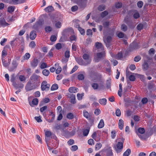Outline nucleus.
Wrapping results in <instances>:
<instances>
[{"label":"nucleus","mask_w":156,"mask_h":156,"mask_svg":"<svg viewBox=\"0 0 156 156\" xmlns=\"http://www.w3.org/2000/svg\"><path fill=\"white\" fill-rule=\"evenodd\" d=\"M112 38L110 36H108L106 39L104 38V41L105 43L106 47L108 48L111 46L110 42L111 41Z\"/></svg>","instance_id":"20e7f679"},{"label":"nucleus","mask_w":156,"mask_h":156,"mask_svg":"<svg viewBox=\"0 0 156 156\" xmlns=\"http://www.w3.org/2000/svg\"><path fill=\"white\" fill-rule=\"evenodd\" d=\"M66 117L69 119H72L74 118V115L71 113H69L67 114Z\"/></svg>","instance_id":"c9c22d12"},{"label":"nucleus","mask_w":156,"mask_h":156,"mask_svg":"<svg viewBox=\"0 0 156 156\" xmlns=\"http://www.w3.org/2000/svg\"><path fill=\"white\" fill-rule=\"evenodd\" d=\"M115 114L117 116H120L121 115V112L120 110L118 108L115 112Z\"/></svg>","instance_id":"603ef678"},{"label":"nucleus","mask_w":156,"mask_h":156,"mask_svg":"<svg viewBox=\"0 0 156 156\" xmlns=\"http://www.w3.org/2000/svg\"><path fill=\"white\" fill-rule=\"evenodd\" d=\"M30 54L29 53H26L22 58L21 62H23L24 60H28L30 58Z\"/></svg>","instance_id":"2eb2a0df"},{"label":"nucleus","mask_w":156,"mask_h":156,"mask_svg":"<svg viewBox=\"0 0 156 156\" xmlns=\"http://www.w3.org/2000/svg\"><path fill=\"white\" fill-rule=\"evenodd\" d=\"M57 69L56 70L55 73L56 74H58L60 73L62 71V68L61 67L59 66V65L57 66L56 68Z\"/></svg>","instance_id":"ea45409f"},{"label":"nucleus","mask_w":156,"mask_h":156,"mask_svg":"<svg viewBox=\"0 0 156 156\" xmlns=\"http://www.w3.org/2000/svg\"><path fill=\"white\" fill-rule=\"evenodd\" d=\"M40 76L35 74H33L30 77V79L34 81L40 80Z\"/></svg>","instance_id":"ddd939ff"},{"label":"nucleus","mask_w":156,"mask_h":156,"mask_svg":"<svg viewBox=\"0 0 156 156\" xmlns=\"http://www.w3.org/2000/svg\"><path fill=\"white\" fill-rule=\"evenodd\" d=\"M87 0H79L77 2V4L78 5H82L84 4L85 2L87 1Z\"/></svg>","instance_id":"5fc2aeb1"},{"label":"nucleus","mask_w":156,"mask_h":156,"mask_svg":"<svg viewBox=\"0 0 156 156\" xmlns=\"http://www.w3.org/2000/svg\"><path fill=\"white\" fill-rule=\"evenodd\" d=\"M141 59V57L139 56L135 57L134 58V61L136 62H139Z\"/></svg>","instance_id":"680f3d73"},{"label":"nucleus","mask_w":156,"mask_h":156,"mask_svg":"<svg viewBox=\"0 0 156 156\" xmlns=\"http://www.w3.org/2000/svg\"><path fill=\"white\" fill-rule=\"evenodd\" d=\"M115 6L117 8H119L122 7V4L121 3L118 2L115 4Z\"/></svg>","instance_id":"6e6d98bb"},{"label":"nucleus","mask_w":156,"mask_h":156,"mask_svg":"<svg viewBox=\"0 0 156 156\" xmlns=\"http://www.w3.org/2000/svg\"><path fill=\"white\" fill-rule=\"evenodd\" d=\"M2 60L3 63V65L4 67H7L9 66V64L6 62L5 59H2Z\"/></svg>","instance_id":"a18cd8bd"},{"label":"nucleus","mask_w":156,"mask_h":156,"mask_svg":"<svg viewBox=\"0 0 156 156\" xmlns=\"http://www.w3.org/2000/svg\"><path fill=\"white\" fill-rule=\"evenodd\" d=\"M92 86L94 89L96 90L98 89V86L97 83H93L92 84Z\"/></svg>","instance_id":"bf43d9fd"},{"label":"nucleus","mask_w":156,"mask_h":156,"mask_svg":"<svg viewBox=\"0 0 156 156\" xmlns=\"http://www.w3.org/2000/svg\"><path fill=\"white\" fill-rule=\"evenodd\" d=\"M121 29L123 31H126L127 30V27L125 25L123 24L121 26Z\"/></svg>","instance_id":"774afa93"},{"label":"nucleus","mask_w":156,"mask_h":156,"mask_svg":"<svg viewBox=\"0 0 156 156\" xmlns=\"http://www.w3.org/2000/svg\"><path fill=\"white\" fill-rule=\"evenodd\" d=\"M78 149V147L76 145H73L71 147V149L72 151H75L77 150Z\"/></svg>","instance_id":"e2e57ef3"},{"label":"nucleus","mask_w":156,"mask_h":156,"mask_svg":"<svg viewBox=\"0 0 156 156\" xmlns=\"http://www.w3.org/2000/svg\"><path fill=\"white\" fill-rule=\"evenodd\" d=\"M95 46L96 48L99 51H102L104 50L103 46L101 43L97 42L95 43Z\"/></svg>","instance_id":"1a4fd4ad"},{"label":"nucleus","mask_w":156,"mask_h":156,"mask_svg":"<svg viewBox=\"0 0 156 156\" xmlns=\"http://www.w3.org/2000/svg\"><path fill=\"white\" fill-rule=\"evenodd\" d=\"M45 135L46 137H45V139L46 142L47 143L48 141V137L52 135L51 132L50 131H46L45 132Z\"/></svg>","instance_id":"f8f14e48"},{"label":"nucleus","mask_w":156,"mask_h":156,"mask_svg":"<svg viewBox=\"0 0 156 156\" xmlns=\"http://www.w3.org/2000/svg\"><path fill=\"white\" fill-rule=\"evenodd\" d=\"M108 14V12L106 11H105L101 13V16L103 18L107 16Z\"/></svg>","instance_id":"37998d69"},{"label":"nucleus","mask_w":156,"mask_h":156,"mask_svg":"<svg viewBox=\"0 0 156 156\" xmlns=\"http://www.w3.org/2000/svg\"><path fill=\"white\" fill-rule=\"evenodd\" d=\"M44 10L47 12H51L54 10V9L52 6H49L46 8Z\"/></svg>","instance_id":"412c9836"},{"label":"nucleus","mask_w":156,"mask_h":156,"mask_svg":"<svg viewBox=\"0 0 156 156\" xmlns=\"http://www.w3.org/2000/svg\"><path fill=\"white\" fill-rule=\"evenodd\" d=\"M50 87V85L47 83V81H44L42 82L41 84V88L42 90H49Z\"/></svg>","instance_id":"f03ea898"},{"label":"nucleus","mask_w":156,"mask_h":156,"mask_svg":"<svg viewBox=\"0 0 156 156\" xmlns=\"http://www.w3.org/2000/svg\"><path fill=\"white\" fill-rule=\"evenodd\" d=\"M83 116L88 120H91L92 118V115L91 113H88L85 110H84L83 112Z\"/></svg>","instance_id":"39448f33"},{"label":"nucleus","mask_w":156,"mask_h":156,"mask_svg":"<svg viewBox=\"0 0 156 156\" xmlns=\"http://www.w3.org/2000/svg\"><path fill=\"white\" fill-rule=\"evenodd\" d=\"M78 78L79 80H82L84 79V76L83 74H80L78 76Z\"/></svg>","instance_id":"c03bdc74"},{"label":"nucleus","mask_w":156,"mask_h":156,"mask_svg":"<svg viewBox=\"0 0 156 156\" xmlns=\"http://www.w3.org/2000/svg\"><path fill=\"white\" fill-rule=\"evenodd\" d=\"M104 56L105 54L104 52L98 53L97 56L94 58L95 62H98L99 61V59Z\"/></svg>","instance_id":"423d86ee"},{"label":"nucleus","mask_w":156,"mask_h":156,"mask_svg":"<svg viewBox=\"0 0 156 156\" xmlns=\"http://www.w3.org/2000/svg\"><path fill=\"white\" fill-rule=\"evenodd\" d=\"M143 5V2L141 1L138 2L137 3V5L139 8H141Z\"/></svg>","instance_id":"4d7b16f0"},{"label":"nucleus","mask_w":156,"mask_h":156,"mask_svg":"<svg viewBox=\"0 0 156 156\" xmlns=\"http://www.w3.org/2000/svg\"><path fill=\"white\" fill-rule=\"evenodd\" d=\"M137 131L138 133L141 134L144 133L145 132L144 129L142 128H138Z\"/></svg>","instance_id":"4c0bfd02"},{"label":"nucleus","mask_w":156,"mask_h":156,"mask_svg":"<svg viewBox=\"0 0 156 156\" xmlns=\"http://www.w3.org/2000/svg\"><path fill=\"white\" fill-rule=\"evenodd\" d=\"M36 34L35 31H33L30 33V37L31 40H33L36 38Z\"/></svg>","instance_id":"a211bd4d"},{"label":"nucleus","mask_w":156,"mask_h":156,"mask_svg":"<svg viewBox=\"0 0 156 156\" xmlns=\"http://www.w3.org/2000/svg\"><path fill=\"white\" fill-rule=\"evenodd\" d=\"M78 89L74 87H71L69 89V91L71 93H75L77 92Z\"/></svg>","instance_id":"aec40b11"},{"label":"nucleus","mask_w":156,"mask_h":156,"mask_svg":"<svg viewBox=\"0 0 156 156\" xmlns=\"http://www.w3.org/2000/svg\"><path fill=\"white\" fill-rule=\"evenodd\" d=\"M58 63H56L55 65V67H51L50 69V70L51 72L52 73L54 72L57 66H58Z\"/></svg>","instance_id":"b1692460"},{"label":"nucleus","mask_w":156,"mask_h":156,"mask_svg":"<svg viewBox=\"0 0 156 156\" xmlns=\"http://www.w3.org/2000/svg\"><path fill=\"white\" fill-rule=\"evenodd\" d=\"M19 78L20 80L21 81H24L25 80V77L22 75L20 76Z\"/></svg>","instance_id":"338daca9"},{"label":"nucleus","mask_w":156,"mask_h":156,"mask_svg":"<svg viewBox=\"0 0 156 156\" xmlns=\"http://www.w3.org/2000/svg\"><path fill=\"white\" fill-rule=\"evenodd\" d=\"M84 96V93H82L81 94L78 93L77 95V97L79 100H80L82 99L83 97Z\"/></svg>","instance_id":"f704fd0d"},{"label":"nucleus","mask_w":156,"mask_h":156,"mask_svg":"<svg viewBox=\"0 0 156 156\" xmlns=\"http://www.w3.org/2000/svg\"><path fill=\"white\" fill-rule=\"evenodd\" d=\"M116 132L115 130H114L112 131L111 133V138L114 139L116 136Z\"/></svg>","instance_id":"72a5a7b5"},{"label":"nucleus","mask_w":156,"mask_h":156,"mask_svg":"<svg viewBox=\"0 0 156 156\" xmlns=\"http://www.w3.org/2000/svg\"><path fill=\"white\" fill-rule=\"evenodd\" d=\"M45 30L46 32H50L52 30V28L50 26H47L45 27Z\"/></svg>","instance_id":"864d4df0"},{"label":"nucleus","mask_w":156,"mask_h":156,"mask_svg":"<svg viewBox=\"0 0 156 156\" xmlns=\"http://www.w3.org/2000/svg\"><path fill=\"white\" fill-rule=\"evenodd\" d=\"M92 80L94 82H99L101 81V79L100 76H95L92 78Z\"/></svg>","instance_id":"dca6fc26"},{"label":"nucleus","mask_w":156,"mask_h":156,"mask_svg":"<svg viewBox=\"0 0 156 156\" xmlns=\"http://www.w3.org/2000/svg\"><path fill=\"white\" fill-rule=\"evenodd\" d=\"M76 60L78 63L79 65H81L86 66L85 62L83 61L81 57H80L76 58Z\"/></svg>","instance_id":"0eeeda50"},{"label":"nucleus","mask_w":156,"mask_h":156,"mask_svg":"<svg viewBox=\"0 0 156 156\" xmlns=\"http://www.w3.org/2000/svg\"><path fill=\"white\" fill-rule=\"evenodd\" d=\"M87 34L88 35H92V30L90 29H88L87 31Z\"/></svg>","instance_id":"0e129e2a"},{"label":"nucleus","mask_w":156,"mask_h":156,"mask_svg":"<svg viewBox=\"0 0 156 156\" xmlns=\"http://www.w3.org/2000/svg\"><path fill=\"white\" fill-rule=\"evenodd\" d=\"M149 68V66L148 64L146 62H145L143 65V69L147 70Z\"/></svg>","instance_id":"a878e982"},{"label":"nucleus","mask_w":156,"mask_h":156,"mask_svg":"<svg viewBox=\"0 0 156 156\" xmlns=\"http://www.w3.org/2000/svg\"><path fill=\"white\" fill-rule=\"evenodd\" d=\"M119 127V129L122 130L123 128L124 125L123 121L122 119H120L118 123Z\"/></svg>","instance_id":"6ab92c4d"},{"label":"nucleus","mask_w":156,"mask_h":156,"mask_svg":"<svg viewBox=\"0 0 156 156\" xmlns=\"http://www.w3.org/2000/svg\"><path fill=\"white\" fill-rule=\"evenodd\" d=\"M12 85L14 87L17 89L18 88H22L24 86V85L22 83H17L16 82H13Z\"/></svg>","instance_id":"9b49d317"},{"label":"nucleus","mask_w":156,"mask_h":156,"mask_svg":"<svg viewBox=\"0 0 156 156\" xmlns=\"http://www.w3.org/2000/svg\"><path fill=\"white\" fill-rule=\"evenodd\" d=\"M105 9V6L104 5H99L98 7V9L100 11H102Z\"/></svg>","instance_id":"a19ab883"},{"label":"nucleus","mask_w":156,"mask_h":156,"mask_svg":"<svg viewBox=\"0 0 156 156\" xmlns=\"http://www.w3.org/2000/svg\"><path fill=\"white\" fill-rule=\"evenodd\" d=\"M138 77L142 81H144L145 79V77L144 75L139 74L138 75Z\"/></svg>","instance_id":"69168bd1"},{"label":"nucleus","mask_w":156,"mask_h":156,"mask_svg":"<svg viewBox=\"0 0 156 156\" xmlns=\"http://www.w3.org/2000/svg\"><path fill=\"white\" fill-rule=\"evenodd\" d=\"M55 48L58 50L62 48V45L60 43H58L55 45Z\"/></svg>","instance_id":"13d9d810"},{"label":"nucleus","mask_w":156,"mask_h":156,"mask_svg":"<svg viewBox=\"0 0 156 156\" xmlns=\"http://www.w3.org/2000/svg\"><path fill=\"white\" fill-rule=\"evenodd\" d=\"M36 44L35 42L34 41H31L29 44V46L30 47L33 48L35 47Z\"/></svg>","instance_id":"49530a36"},{"label":"nucleus","mask_w":156,"mask_h":156,"mask_svg":"<svg viewBox=\"0 0 156 156\" xmlns=\"http://www.w3.org/2000/svg\"><path fill=\"white\" fill-rule=\"evenodd\" d=\"M40 67L42 69L46 68L47 67V64L45 62H41L40 64Z\"/></svg>","instance_id":"393cba45"},{"label":"nucleus","mask_w":156,"mask_h":156,"mask_svg":"<svg viewBox=\"0 0 156 156\" xmlns=\"http://www.w3.org/2000/svg\"><path fill=\"white\" fill-rule=\"evenodd\" d=\"M102 147V144L100 143H98L96 144L95 146V150L98 151Z\"/></svg>","instance_id":"c85d7f7f"},{"label":"nucleus","mask_w":156,"mask_h":156,"mask_svg":"<svg viewBox=\"0 0 156 156\" xmlns=\"http://www.w3.org/2000/svg\"><path fill=\"white\" fill-rule=\"evenodd\" d=\"M15 7L14 6H10L8 7V11L10 13H12L14 11Z\"/></svg>","instance_id":"58836bf2"},{"label":"nucleus","mask_w":156,"mask_h":156,"mask_svg":"<svg viewBox=\"0 0 156 156\" xmlns=\"http://www.w3.org/2000/svg\"><path fill=\"white\" fill-rule=\"evenodd\" d=\"M89 132V129H84L83 131V135L84 136H87L88 135Z\"/></svg>","instance_id":"8fccbe9b"},{"label":"nucleus","mask_w":156,"mask_h":156,"mask_svg":"<svg viewBox=\"0 0 156 156\" xmlns=\"http://www.w3.org/2000/svg\"><path fill=\"white\" fill-rule=\"evenodd\" d=\"M7 53L5 49L3 50L2 53V59H5V57L7 55Z\"/></svg>","instance_id":"bb28decb"},{"label":"nucleus","mask_w":156,"mask_h":156,"mask_svg":"<svg viewBox=\"0 0 156 156\" xmlns=\"http://www.w3.org/2000/svg\"><path fill=\"white\" fill-rule=\"evenodd\" d=\"M122 57V52H119L116 55V58L117 59H120Z\"/></svg>","instance_id":"e433bc0d"},{"label":"nucleus","mask_w":156,"mask_h":156,"mask_svg":"<svg viewBox=\"0 0 156 156\" xmlns=\"http://www.w3.org/2000/svg\"><path fill=\"white\" fill-rule=\"evenodd\" d=\"M39 63V60L37 59H34L31 62V66L34 68L36 67Z\"/></svg>","instance_id":"6e6552de"},{"label":"nucleus","mask_w":156,"mask_h":156,"mask_svg":"<svg viewBox=\"0 0 156 156\" xmlns=\"http://www.w3.org/2000/svg\"><path fill=\"white\" fill-rule=\"evenodd\" d=\"M9 24L7 23L4 18L0 19V26L3 27L8 26Z\"/></svg>","instance_id":"9d476101"},{"label":"nucleus","mask_w":156,"mask_h":156,"mask_svg":"<svg viewBox=\"0 0 156 156\" xmlns=\"http://www.w3.org/2000/svg\"><path fill=\"white\" fill-rule=\"evenodd\" d=\"M71 102L73 104H75L76 102L75 101V96L74 95L72 94L71 96Z\"/></svg>","instance_id":"c756f323"},{"label":"nucleus","mask_w":156,"mask_h":156,"mask_svg":"<svg viewBox=\"0 0 156 156\" xmlns=\"http://www.w3.org/2000/svg\"><path fill=\"white\" fill-rule=\"evenodd\" d=\"M76 36L75 35H72L70 37V40L71 41H76Z\"/></svg>","instance_id":"79ce46f5"},{"label":"nucleus","mask_w":156,"mask_h":156,"mask_svg":"<svg viewBox=\"0 0 156 156\" xmlns=\"http://www.w3.org/2000/svg\"><path fill=\"white\" fill-rule=\"evenodd\" d=\"M82 57L83 59L85 60L84 62L86 65L90 63L91 61V59L89 53H84Z\"/></svg>","instance_id":"f257e3e1"},{"label":"nucleus","mask_w":156,"mask_h":156,"mask_svg":"<svg viewBox=\"0 0 156 156\" xmlns=\"http://www.w3.org/2000/svg\"><path fill=\"white\" fill-rule=\"evenodd\" d=\"M106 153L107 156H113L112 150L110 147L106 149Z\"/></svg>","instance_id":"f3484780"},{"label":"nucleus","mask_w":156,"mask_h":156,"mask_svg":"<svg viewBox=\"0 0 156 156\" xmlns=\"http://www.w3.org/2000/svg\"><path fill=\"white\" fill-rule=\"evenodd\" d=\"M123 147V143L122 142H119L116 145V147L115 148V150L117 153L120 152Z\"/></svg>","instance_id":"7ed1b4c3"},{"label":"nucleus","mask_w":156,"mask_h":156,"mask_svg":"<svg viewBox=\"0 0 156 156\" xmlns=\"http://www.w3.org/2000/svg\"><path fill=\"white\" fill-rule=\"evenodd\" d=\"M61 26V23L60 22H57L55 24V26L57 28H60Z\"/></svg>","instance_id":"de8ad7c7"},{"label":"nucleus","mask_w":156,"mask_h":156,"mask_svg":"<svg viewBox=\"0 0 156 156\" xmlns=\"http://www.w3.org/2000/svg\"><path fill=\"white\" fill-rule=\"evenodd\" d=\"M58 88V85L57 84H54L51 87V90H55Z\"/></svg>","instance_id":"473e14b6"},{"label":"nucleus","mask_w":156,"mask_h":156,"mask_svg":"<svg viewBox=\"0 0 156 156\" xmlns=\"http://www.w3.org/2000/svg\"><path fill=\"white\" fill-rule=\"evenodd\" d=\"M38 99L37 98H35L32 101V102L31 103L29 102V104L30 105L31 107H33L34 105H36L38 104Z\"/></svg>","instance_id":"4468645a"},{"label":"nucleus","mask_w":156,"mask_h":156,"mask_svg":"<svg viewBox=\"0 0 156 156\" xmlns=\"http://www.w3.org/2000/svg\"><path fill=\"white\" fill-rule=\"evenodd\" d=\"M131 153V150L130 149H127L123 154V156H129Z\"/></svg>","instance_id":"2f4dec72"},{"label":"nucleus","mask_w":156,"mask_h":156,"mask_svg":"<svg viewBox=\"0 0 156 156\" xmlns=\"http://www.w3.org/2000/svg\"><path fill=\"white\" fill-rule=\"evenodd\" d=\"M99 102L100 104L105 105L106 103L107 100L105 98L100 99L99 100Z\"/></svg>","instance_id":"cd10ccee"},{"label":"nucleus","mask_w":156,"mask_h":156,"mask_svg":"<svg viewBox=\"0 0 156 156\" xmlns=\"http://www.w3.org/2000/svg\"><path fill=\"white\" fill-rule=\"evenodd\" d=\"M25 89L27 91H28L33 89L34 88L31 86L30 83H28L25 87Z\"/></svg>","instance_id":"4be33fe9"},{"label":"nucleus","mask_w":156,"mask_h":156,"mask_svg":"<svg viewBox=\"0 0 156 156\" xmlns=\"http://www.w3.org/2000/svg\"><path fill=\"white\" fill-rule=\"evenodd\" d=\"M12 64L13 66V67H14L15 68H16L18 65V63L16 60H13L12 62Z\"/></svg>","instance_id":"09e8293b"},{"label":"nucleus","mask_w":156,"mask_h":156,"mask_svg":"<svg viewBox=\"0 0 156 156\" xmlns=\"http://www.w3.org/2000/svg\"><path fill=\"white\" fill-rule=\"evenodd\" d=\"M129 78L130 80L131 81H134L135 80V77L134 76L131 75L129 77Z\"/></svg>","instance_id":"3c124183"},{"label":"nucleus","mask_w":156,"mask_h":156,"mask_svg":"<svg viewBox=\"0 0 156 156\" xmlns=\"http://www.w3.org/2000/svg\"><path fill=\"white\" fill-rule=\"evenodd\" d=\"M104 126V122L103 119H101L98 124V127L99 128H103Z\"/></svg>","instance_id":"5701e85b"},{"label":"nucleus","mask_w":156,"mask_h":156,"mask_svg":"<svg viewBox=\"0 0 156 156\" xmlns=\"http://www.w3.org/2000/svg\"><path fill=\"white\" fill-rule=\"evenodd\" d=\"M42 73L44 75L46 76H48L50 74L49 71L46 69L43 70Z\"/></svg>","instance_id":"7c9ffc66"},{"label":"nucleus","mask_w":156,"mask_h":156,"mask_svg":"<svg viewBox=\"0 0 156 156\" xmlns=\"http://www.w3.org/2000/svg\"><path fill=\"white\" fill-rule=\"evenodd\" d=\"M65 56L66 58H69L70 56L69 51H66L65 53Z\"/></svg>","instance_id":"052dcab7"}]
</instances>
